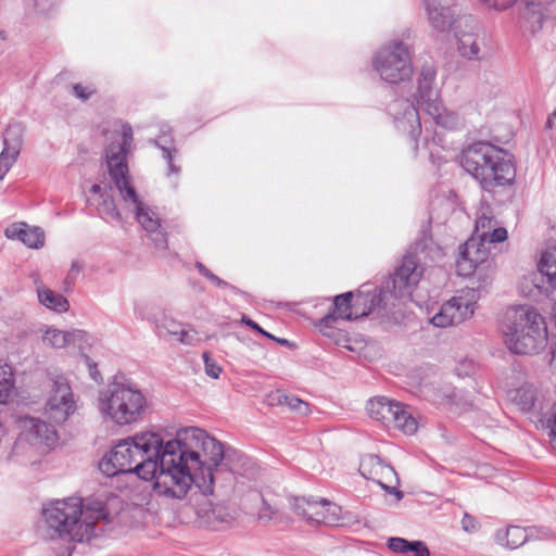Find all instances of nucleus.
<instances>
[{"label":"nucleus","mask_w":556,"mask_h":556,"mask_svg":"<svg viewBox=\"0 0 556 556\" xmlns=\"http://www.w3.org/2000/svg\"><path fill=\"white\" fill-rule=\"evenodd\" d=\"M358 470L365 479L372 480L387 492L395 493L399 497H402V493L396 490L399 478L395 470L378 455L367 454L363 456Z\"/></svg>","instance_id":"4468645a"},{"label":"nucleus","mask_w":556,"mask_h":556,"mask_svg":"<svg viewBox=\"0 0 556 556\" xmlns=\"http://www.w3.org/2000/svg\"><path fill=\"white\" fill-rule=\"evenodd\" d=\"M475 298L476 295L470 294V292L453 296L441 306L440 311L430 319V323L439 328L453 327L464 323L475 314Z\"/></svg>","instance_id":"f8f14e48"},{"label":"nucleus","mask_w":556,"mask_h":556,"mask_svg":"<svg viewBox=\"0 0 556 556\" xmlns=\"http://www.w3.org/2000/svg\"><path fill=\"white\" fill-rule=\"evenodd\" d=\"M131 142V127L124 126L122 142L111 143L105 150L109 174L114 184H122L124 186L126 180H130L126 155L130 149Z\"/></svg>","instance_id":"2eb2a0df"},{"label":"nucleus","mask_w":556,"mask_h":556,"mask_svg":"<svg viewBox=\"0 0 556 556\" xmlns=\"http://www.w3.org/2000/svg\"><path fill=\"white\" fill-rule=\"evenodd\" d=\"M195 267H197L198 271L200 273V275L207 278L211 282L215 283L217 287L230 289L231 291H233L236 293L239 292V290L236 287L229 285L227 281L217 277L207 267H205L202 263L197 262Z\"/></svg>","instance_id":"79ce46f5"},{"label":"nucleus","mask_w":556,"mask_h":556,"mask_svg":"<svg viewBox=\"0 0 556 556\" xmlns=\"http://www.w3.org/2000/svg\"><path fill=\"white\" fill-rule=\"evenodd\" d=\"M90 192L93 193V194H100L103 193L104 191H102V188L100 187V185H93L91 188H90Z\"/></svg>","instance_id":"0e129e2a"},{"label":"nucleus","mask_w":556,"mask_h":556,"mask_svg":"<svg viewBox=\"0 0 556 556\" xmlns=\"http://www.w3.org/2000/svg\"><path fill=\"white\" fill-rule=\"evenodd\" d=\"M544 276L540 273V270L531 271L522 277L519 282V290L526 296H536L544 294V289L546 287V281L542 285L541 280Z\"/></svg>","instance_id":"473e14b6"},{"label":"nucleus","mask_w":556,"mask_h":556,"mask_svg":"<svg viewBox=\"0 0 556 556\" xmlns=\"http://www.w3.org/2000/svg\"><path fill=\"white\" fill-rule=\"evenodd\" d=\"M494 226H496V220H494V218L491 216L482 214L476 220V227L472 237L483 241Z\"/></svg>","instance_id":"4c0bfd02"},{"label":"nucleus","mask_w":556,"mask_h":556,"mask_svg":"<svg viewBox=\"0 0 556 556\" xmlns=\"http://www.w3.org/2000/svg\"><path fill=\"white\" fill-rule=\"evenodd\" d=\"M60 2H61V0H35L36 7L42 12H47V11L51 10L53 7H55Z\"/></svg>","instance_id":"13d9d810"},{"label":"nucleus","mask_w":556,"mask_h":556,"mask_svg":"<svg viewBox=\"0 0 556 556\" xmlns=\"http://www.w3.org/2000/svg\"><path fill=\"white\" fill-rule=\"evenodd\" d=\"M195 267H197L198 271L200 273V275L207 278L211 282L215 283L217 287L230 289L231 291H233L236 293L239 292V290L236 287L229 285L227 281L217 277L207 267H205L202 263L197 262Z\"/></svg>","instance_id":"37998d69"},{"label":"nucleus","mask_w":556,"mask_h":556,"mask_svg":"<svg viewBox=\"0 0 556 556\" xmlns=\"http://www.w3.org/2000/svg\"><path fill=\"white\" fill-rule=\"evenodd\" d=\"M454 34L458 41L459 53L469 60L480 59V43L477 36L478 23L471 15L457 17Z\"/></svg>","instance_id":"f3484780"},{"label":"nucleus","mask_w":556,"mask_h":556,"mask_svg":"<svg viewBox=\"0 0 556 556\" xmlns=\"http://www.w3.org/2000/svg\"><path fill=\"white\" fill-rule=\"evenodd\" d=\"M277 343H279L280 345H288L289 344V341L287 339H280V338H276L274 337V339Z\"/></svg>","instance_id":"338daca9"},{"label":"nucleus","mask_w":556,"mask_h":556,"mask_svg":"<svg viewBox=\"0 0 556 556\" xmlns=\"http://www.w3.org/2000/svg\"><path fill=\"white\" fill-rule=\"evenodd\" d=\"M4 235L8 239L20 240L30 249H40L45 244V232L40 227L24 222L10 225Z\"/></svg>","instance_id":"aec40b11"},{"label":"nucleus","mask_w":556,"mask_h":556,"mask_svg":"<svg viewBox=\"0 0 556 556\" xmlns=\"http://www.w3.org/2000/svg\"><path fill=\"white\" fill-rule=\"evenodd\" d=\"M489 244L481 239H478V254L476 257V266H485L491 264L489 261Z\"/></svg>","instance_id":"8fccbe9b"},{"label":"nucleus","mask_w":556,"mask_h":556,"mask_svg":"<svg viewBox=\"0 0 556 556\" xmlns=\"http://www.w3.org/2000/svg\"><path fill=\"white\" fill-rule=\"evenodd\" d=\"M546 126H547L549 129H556V109H555V110H554V112L548 116L547 122H546Z\"/></svg>","instance_id":"e2e57ef3"},{"label":"nucleus","mask_w":556,"mask_h":556,"mask_svg":"<svg viewBox=\"0 0 556 556\" xmlns=\"http://www.w3.org/2000/svg\"><path fill=\"white\" fill-rule=\"evenodd\" d=\"M426 10L431 26L438 31L454 30L457 26L456 21L459 15L456 16L455 9L442 5L441 1L437 3L430 1Z\"/></svg>","instance_id":"412c9836"},{"label":"nucleus","mask_w":556,"mask_h":556,"mask_svg":"<svg viewBox=\"0 0 556 556\" xmlns=\"http://www.w3.org/2000/svg\"><path fill=\"white\" fill-rule=\"evenodd\" d=\"M203 359L206 375L213 379H217L222 372V368L210 357L208 353L206 352L203 353Z\"/></svg>","instance_id":"3c124183"},{"label":"nucleus","mask_w":556,"mask_h":556,"mask_svg":"<svg viewBox=\"0 0 556 556\" xmlns=\"http://www.w3.org/2000/svg\"><path fill=\"white\" fill-rule=\"evenodd\" d=\"M489 8H493L495 10H506L511 7L516 0H481Z\"/></svg>","instance_id":"5fc2aeb1"},{"label":"nucleus","mask_w":556,"mask_h":556,"mask_svg":"<svg viewBox=\"0 0 556 556\" xmlns=\"http://www.w3.org/2000/svg\"><path fill=\"white\" fill-rule=\"evenodd\" d=\"M42 515L51 538L75 542L89 541L96 536L97 521L106 517L102 502L96 501L84 506L78 497L55 501L43 508Z\"/></svg>","instance_id":"7ed1b4c3"},{"label":"nucleus","mask_w":556,"mask_h":556,"mask_svg":"<svg viewBox=\"0 0 556 556\" xmlns=\"http://www.w3.org/2000/svg\"><path fill=\"white\" fill-rule=\"evenodd\" d=\"M76 410V403L67 379L56 376L45 406V415L54 425H61Z\"/></svg>","instance_id":"9b49d317"},{"label":"nucleus","mask_w":556,"mask_h":556,"mask_svg":"<svg viewBox=\"0 0 556 556\" xmlns=\"http://www.w3.org/2000/svg\"><path fill=\"white\" fill-rule=\"evenodd\" d=\"M352 292H345L333 299V309L319 321L320 327L331 328L338 319L352 320L368 316L376 309L383 308L382 302L387 299L383 291L358 290L355 302L352 304Z\"/></svg>","instance_id":"6e6552de"},{"label":"nucleus","mask_w":556,"mask_h":556,"mask_svg":"<svg viewBox=\"0 0 556 556\" xmlns=\"http://www.w3.org/2000/svg\"><path fill=\"white\" fill-rule=\"evenodd\" d=\"M170 338L187 345H195L199 342L198 332L194 329L185 326L179 328V330L170 336Z\"/></svg>","instance_id":"58836bf2"},{"label":"nucleus","mask_w":556,"mask_h":556,"mask_svg":"<svg viewBox=\"0 0 556 556\" xmlns=\"http://www.w3.org/2000/svg\"><path fill=\"white\" fill-rule=\"evenodd\" d=\"M388 547L395 554L405 555L413 552L415 556H430V552L422 541L409 542L403 538H390Z\"/></svg>","instance_id":"7c9ffc66"},{"label":"nucleus","mask_w":556,"mask_h":556,"mask_svg":"<svg viewBox=\"0 0 556 556\" xmlns=\"http://www.w3.org/2000/svg\"><path fill=\"white\" fill-rule=\"evenodd\" d=\"M535 394L536 392L532 387L522 386L515 391L513 401L520 410L530 412L535 405Z\"/></svg>","instance_id":"f704fd0d"},{"label":"nucleus","mask_w":556,"mask_h":556,"mask_svg":"<svg viewBox=\"0 0 556 556\" xmlns=\"http://www.w3.org/2000/svg\"><path fill=\"white\" fill-rule=\"evenodd\" d=\"M25 127L20 122L9 124L3 134V150L20 156Z\"/></svg>","instance_id":"c85d7f7f"},{"label":"nucleus","mask_w":556,"mask_h":556,"mask_svg":"<svg viewBox=\"0 0 556 556\" xmlns=\"http://www.w3.org/2000/svg\"><path fill=\"white\" fill-rule=\"evenodd\" d=\"M98 212L103 218L112 220H122V215L116 207L115 201L109 191L101 193V202L98 204Z\"/></svg>","instance_id":"c9c22d12"},{"label":"nucleus","mask_w":556,"mask_h":556,"mask_svg":"<svg viewBox=\"0 0 556 556\" xmlns=\"http://www.w3.org/2000/svg\"><path fill=\"white\" fill-rule=\"evenodd\" d=\"M241 321L243 324H245L248 327H250L251 329L256 330L257 332H260L264 337L269 338V339H274L273 334H270L269 332L265 331L254 320L250 319L249 317L243 315Z\"/></svg>","instance_id":"4d7b16f0"},{"label":"nucleus","mask_w":556,"mask_h":556,"mask_svg":"<svg viewBox=\"0 0 556 556\" xmlns=\"http://www.w3.org/2000/svg\"><path fill=\"white\" fill-rule=\"evenodd\" d=\"M496 536L498 541L513 549L523 545L528 540L526 529L518 526H510L505 532H497Z\"/></svg>","instance_id":"72a5a7b5"},{"label":"nucleus","mask_w":556,"mask_h":556,"mask_svg":"<svg viewBox=\"0 0 556 556\" xmlns=\"http://www.w3.org/2000/svg\"><path fill=\"white\" fill-rule=\"evenodd\" d=\"M502 333L506 348L520 355L540 353L548 338L544 317L527 306L514 307L506 313Z\"/></svg>","instance_id":"39448f33"},{"label":"nucleus","mask_w":556,"mask_h":556,"mask_svg":"<svg viewBox=\"0 0 556 556\" xmlns=\"http://www.w3.org/2000/svg\"><path fill=\"white\" fill-rule=\"evenodd\" d=\"M128 438L138 457L135 473L142 480H154V489L161 495L179 500L185 497L191 480L178 470L184 453L179 452L177 438L165 444L162 435L152 431Z\"/></svg>","instance_id":"f257e3e1"},{"label":"nucleus","mask_w":556,"mask_h":556,"mask_svg":"<svg viewBox=\"0 0 556 556\" xmlns=\"http://www.w3.org/2000/svg\"><path fill=\"white\" fill-rule=\"evenodd\" d=\"M18 155L13 153H9L2 149L0 153V181L4 179L5 175L12 168V166L16 163Z\"/></svg>","instance_id":"c03bdc74"},{"label":"nucleus","mask_w":556,"mask_h":556,"mask_svg":"<svg viewBox=\"0 0 556 556\" xmlns=\"http://www.w3.org/2000/svg\"><path fill=\"white\" fill-rule=\"evenodd\" d=\"M374 70L389 84L409 80L414 73L412 53L406 43L392 40L382 46L372 60Z\"/></svg>","instance_id":"1a4fd4ad"},{"label":"nucleus","mask_w":556,"mask_h":556,"mask_svg":"<svg viewBox=\"0 0 556 556\" xmlns=\"http://www.w3.org/2000/svg\"><path fill=\"white\" fill-rule=\"evenodd\" d=\"M83 269V264L79 261H74L71 265V268L67 273V276L65 278V283L67 285H74L77 277L79 276L80 271Z\"/></svg>","instance_id":"864d4df0"},{"label":"nucleus","mask_w":556,"mask_h":556,"mask_svg":"<svg viewBox=\"0 0 556 556\" xmlns=\"http://www.w3.org/2000/svg\"><path fill=\"white\" fill-rule=\"evenodd\" d=\"M289 502L291 509L309 525L337 526L341 520V507L338 505L330 506L327 517L319 514L323 508L321 498L291 497Z\"/></svg>","instance_id":"dca6fc26"},{"label":"nucleus","mask_w":556,"mask_h":556,"mask_svg":"<svg viewBox=\"0 0 556 556\" xmlns=\"http://www.w3.org/2000/svg\"><path fill=\"white\" fill-rule=\"evenodd\" d=\"M155 144L162 150L163 157L168 163V172H167V174L168 175H172V174L177 175V174H179L180 168L173 163V152H175V150H173L172 148L166 147L164 144H161L159 141H155Z\"/></svg>","instance_id":"de8ad7c7"},{"label":"nucleus","mask_w":556,"mask_h":556,"mask_svg":"<svg viewBox=\"0 0 556 556\" xmlns=\"http://www.w3.org/2000/svg\"><path fill=\"white\" fill-rule=\"evenodd\" d=\"M507 239V230L502 227L494 226L483 240L488 244L503 242Z\"/></svg>","instance_id":"09e8293b"},{"label":"nucleus","mask_w":556,"mask_h":556,"mask_svg":"<svg viewBox=\"0 0 556 556\" xmlns=\"http://www.w3.org/2000/svg\"><path fill=\"white\" fill-rule=\"evenodd\" d=\"M146 407L144 395L130 384L114 382L101 393L99 399L100 412L119 426L138 421Z\"/></svg>","instance_id":"0eeeda50"},{"label":"nucleus","mask_w":556,"mask_h":556,"mask_svg":"<svg viewBox=\"0 0 556 556\" xmlns=\"http://www.w3.org/2000/svg\"><path fill=\"white\" fill-rule=\"evenodd\" d=\"M202 511L205 522L214 529L230 526L236 520L235 509L225 504H210V507Z\"/></svg>","instance_id":"b1692460"},{"label":"nucleus","mask_w":556,"mask_h":556,"mask_svg":"<svg viewBox=\"0 0 556 556\" xmlns=\"http://www.w3.org/2000/svg\"><path fill=\"white\" fill-rule=\"evenodd\" d=\"M81 338L83 331L80 330L64 332L55 328H48L42 336V342L46 346L62 349Z\"/></svg>","instance_id":"393cba45"},{"label":"nucleus","mask_w":556,"mask_h":556,"mask_svg":"<svg viewBox=\"0 0 556 556\" xmlns=\"http://www.w3.org/2000/svg\"><path fill=\"white\" fill-rule=\"evenodd\" d=\"M430 240V236L427 233V231H424L422 238L415 243V251H425L426 248L428 247V241Z\"/></svg>","instance_id":"052dcab7"},{"label":"nucleus","mask_w":556,"mask_h":556,"mask_svg":"<svg viewBox=\"0 0 556 556\" xmlns=\"http://www.w3.org/2000/svg\"><path fill=\"white\" fill-rule=\"evenodd\" d=\"M277 513L278 510L274 506L268 504L265 498H262V507L257 513V518L260 521L268 522L277 515Z\"/></svg>","instance_id":"49530a36"},{"label":"nucleus","mask_w":556,"mask_h":556,"mask_svg":"<svg viewBox=\"0 0 556 556\" xmlns=\"http://www.w3.org/2000/svg\"><path fill=\"white\" fill-rule=\"evenodd\" d=\"M462 529L465 532L473 533L480 529V523L478 522L476 517L468 513H465L462 519Z\"/></svg>","instance_id":"603ef678"},{"label":"nucleus","mask_w":556,"mask_h":556,"mask_svg":"<svg viewBox=\"0 0 556 556\" xmlns=\"http://www.w3.org/2000/svg\"><path fill=\"white\" fill-rule=\"evenodd\" d=\"M21 427L26 439L35 446L50 450L58 442L55 427L41 419L25 417L21 420Z\"/></svg>","instance_id":"6ab92c4d"},{"label":"nucleus","mask_w":556,"mask_h":556,"mask_svg":"<svg viewBox=\"0 0 556 556\" xmlns=\"http://www.w3.org/2000/svg\"><path fill=\"white\" fill-rule=\"evenodd\" d=\"M195 267H197L198 271L200 273V275L207 278L211 282L215 283L217 287L230 289L231 291H233L236 293L239 292V290L236 287L229 285L227 281L217 277L207 267H205L202 263L197 262Z\"/></svg>","instance_id":"ea45409f"},{"label":"nucleus","mask_w":556,"mask_h":556,"mask_svg":"<svg viewBox=\"0 0 556 556\" xmlns=\"http://www.w3.org/2000/svg\"><path fill=\"white\" fill-rule=\"evenodd\" d=\"M72 93L77 99L81 101H87L90 97L97 93V89L93 86H84L81 84H75L72 87Z\"/></svg>","instance_id":"a18cd8bd"},{"label":"nucleus","mask_w":556,"mask_h":556,"mask_svg":"<svg viewBox=\"0 0 556 556\" xmlns=\"http://www.w3.org/2000/svg\"><path fill=\"white\" fill-rule=\"evenodd\" d=\"M460 165L488 191L510 184L516 176L510 155L486 141H478L464 149Z\"/></svg>","instance_id":"20e7f679"},{"label":"nucleus","mask_w":556,"mask_h":556,"mask_svg":"<svg viewBox=\"0 0 556 556\" xmlns=\"http://www.w3.org/2000/svg\"><path fill=\"white\" fill-rule=\"evenodd\" d=\"M438 126L446 129H454L459 124V118L454 112L447 111L442 103L439 101L434 104L426 106L424 110Z\"/></svg>","instance_id":"cd10ccee"},{"label":"nucleus","mask_w":556,"mask_h":556,"mask_svg":"<svg viewBox=\"0 0 556 556\" xmlns=\"http://www.w3.org/2000/svg\"><path fill=\"white\" fill-rule=\"evenodd\" d=\"M182 325L176 323L175 320H164L160 326L161 333L164 331L167 336H173L176 331L181 328Z\"/></svg>","instance_id":"6e6d98bb"},{"label":"nucleus","mask_w":556,"mask_h":556,"mask_svg":"<svg viewBox=\"0 0 556 556\" xmlns=\"http://www.w3.org/2000/svg\"><path fill=\"white\" fill-rule=\"evenodd\" d=\"M397 404L399 402L389 397L377 396L368 401L367 412L372 419L380 421L387 427H391L395 405Z\"/></svg>","instance_id":"5701e85b"},{"label":"nucleus","mask_w":556,"mask_h":556,"mask_svg":"<svg viewBox=\"0 0 556 556\" xmlns=\"http://www.w3.org/2000/svg\"><path fill=\"white\" fill-rule=\"evenodd\" d=\"M179 452L184 453L178 470L188 475V490L194 483L204 494H212L219 466L226 456L224 445L206 431L189 427L177 431Z\"/></svg>","instance_id":"f03ea898"},{"label":"nucleus","mask_w":556,"mask_h":556,"mask_svg":"<svg viewBox=\"0 0 556 556\" xmlns=\"http://www.w3.org/2000/svg\"><path fill=\"white\" fill-rule=\"evenodd\" d=\"M278 402L280 405H286L291 410L301 415H307L309 413V404L294 395L279 394Z\"/></svg>","instance_id":"e433bc0d"},{"label":"nucleus","mask_w":556,"mask_h":556,"mask_svg":"<svg viewBox=\"0 0 556 556\" xmlns=\"http://www.w3.org/2000/svg\"><path fill=\"white\" fill-rule=\"evenodd\" d=\"M90 375H91L92 379L96 380V381H98L99 378H100L99 371L96 370V369H92L91 367H90Z\"/></svg>","instance_id":"69168bd1"},{"label":"nucleus","mask_w":556,"mask_h":556,"mask_svg":"<svg viewBox=\"0 0 556 556\" xmlns=\"http://www.w3.org/2000/svg\"><path fill=\"white\" fill-rule=\"evenodd\" d=\"M38 299L42 305L59 313L70 308L68 301L60 293H55L46 287L37 288Z\"/></svg>","instance_id":"2f4dec72"},{"label":"nucleus","mask_w":556,"mask_h":556,"mask_svg":"<svg viewBox=\"0 0 556 556\" xmlns=\"http://www.w3.org/2000/svg\"><path fill=\"white\" fill-rule=\"evenodd\" d=\"M138 457L135 454L129 438L121 440L99 462V469L108 477L118 473H135V465Z\"/></svg>","instance_id":"ddd939ff"},{"label":"nucleus","mask_w":556,"mask_h":556,"mask_svg":"<svg viewBox=\"0 0 556 556\" xmlns=\"http://www.w3.org/2000/svg\"><path fill=\"white\" fill-rule=\"evenodd\" d=\"M195 267H197L198 271L200 273V275L207 278L211 282L215 283L217 287L230 289L231 291H233L236 293L239 292V290L236 287L229 285L227 281L217 277L207 267H205L202 263L197 262Z\"/></svg>","instance_id":"a19ab883"},{"label":"nucleus","mask_w":556,"mask_h":556,"mask_svg":"<svg viewBox=\"0 0 556 556\" xmlns=\"http://www.w3.org/2000/svg\"><path fill=\"white\" fill-rule=\"evenodd\" d=\"M424 274V267L419 264L415 254L403 257L402 264L394 274L388 278L377 291H383L387 299L382 302L383 309L389 304L394 305L393 300L410 295Z\"/></svg>","instance_id":"9d476101"},{"label":"nucleus","mask_w":556,"mask_h":556,"mask_svg":"<svg viewBox=\"0 0 556 556\" xmlns=\"http://www.w3.org/2000/svg\"><path fill=\"white\" fill-rule=\"evenodd\" d=\"M478 254V238L471 237L468 239L460 251V256L457 260V271L460 276H468L471 269L476 267V257Z\"/></svg>","instance_id":"a878e982"},{"label":"nucleus","mask_w":556,"mask_h":556,"mask_svg":"<svg viewBox=\"0 0 556 556\" xmlns=\"http://www.w3.org/2000/svg\"><path fill=\"white\" fill-rule=\"evenodd\" d=\"M321 505H323V508L320 509L319 514L321 516L327 517V515H329V513H330V506L336 505V504L326 498H321Z\"/></svg>","instance_id":"680f3d73"},{"label":"nucleus","mask_w":556,"mask_h":556,"mask_svg":"<svg viewBox=\"0 0 556 556\" xmlns=\"http://www.w3.org/2000/svg\"><path fill=\"white\" fill-rule=\"evenodd\" d=\"M225 467L233 475L242 477H254L257 472L256 464L242 452L235 448H227L226 456L219 466L220 470Z\"/></svg>","instance_id":"4be33fe9"},{"label":"nucleus","mask_w":556,"mask_h":556,"mask_svg":"<svg viewBox=\"0 0 556 556\" xmlns=\"http://www.w3.org/2000/svg\"><path fill=\"white\" fill-rule=\"evenodd\" d=\"M391 427L401 430L405 434H414L417 431L418 424L408 407L399 402L395 405Z\"/></svg>","instance_id":"c756f323"},{"label":"nucleus","mask_w":556,"mask_h":556,"mask_svg":"<svg viewBox=\"0 0 556 556\" xmlns=\"http://www.w3.org/2000/svg\"><path fill=\"white\" fill-rule=\"evenodd\" d=\"M492 266L488 264L485 266H476L471 269L470 277V292L479 298L482 292H485L492 283Z\"/></svg>","instance_id":"bb28decb"},{"label":"nucleus","mask_w":556,"mask_h":556,"mask_svg":"<svg viewBox=\"0 0 556 556\" xmlns=\"http://www.w3.org/2000/svg\"><path fill=\"white\" fill-rule=\"evenodd\" d=\"M152 233L154 235L152 240L154 241L155 245L157 248L165 249L167 247V240H166L165 233L160 230H156L155 232H152Z\"/></svg>","instance_id":"bf43d9fd"},{"label":"nucleus","mask_w":556,"mask_h":556,"mask_svg":"<svg viewBox=\"0 0 556 556\" xmlns=\"http://www.w3.org/2000/svg\"><path fill=\"white\" fill-rule=\"evenodd\" d=\"M114 186L118 190L123 201L126 203L129 202L134 205L136 218L146 231L155 232L160 229V219L154 212L140 201L134 186L130 184V180H126L124 186L122 184H114Z\"/></svg>","instance_id":"a211bd4d"},{"label":"nucleus","mask_w":556,"mask_h":556,"mask_svg":"<svg viewBox=\"0 0 556 556\" xmlns=\"http://www.w3.org/2000/svg\"><path fill=\"white\" fill-rule=\"evenodd\" d=\"M437 72L433 66L425 65L421 67L418 77V87L415 93L416 104L406 100L395 101L390 110L395 115L397 127L408 131L412 139L416 140L421 132L419 110L439 102V91L434 87Z\"/></svg>","instance_id":"423d86ee"}]
</instances>
